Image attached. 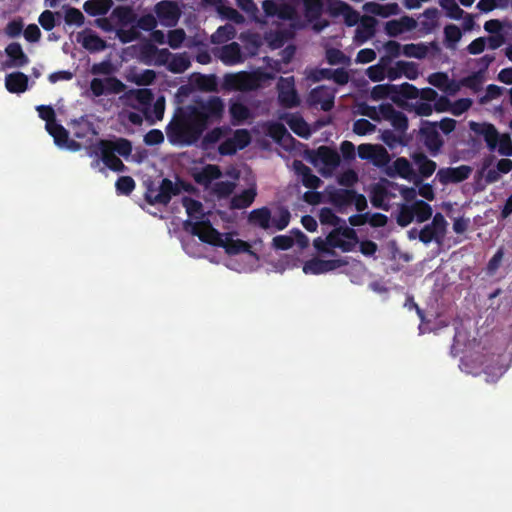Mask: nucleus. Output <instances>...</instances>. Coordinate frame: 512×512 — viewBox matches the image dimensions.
<instances>
[{
  "instance_id": "nucleus-61",
  "label": "nucleus",
  "mask_w": 512,
  "mask_h": 512,
  "mask_svg": "<svg viewBox=\"0 0 512 512\" xmlns=\"http://www.w3.org/2000/svg\"><path fill=\"white\" fill-rule=\"evenodd\" d=\"M232 139L238 150L246 148L251 142V136L246 129L236 130Z\"/></svg>"
},
{
  "instance_id": "nucleus-19",
  "label": "nucleus",
  "mask_w": 512,
  "mask_h": 512,
  "mask_svg": "<svg viewBox=\"0 0 512 512\" xmlns=\"http://www.w3.org/2000/svg\"><path fill=\"white\" fill-rule=\"evenodd\" d=\"M5 53L9 58L4 64L6 68L24 67L29 63L28 56L24 53L22 46L18 42L8 44L5 48Z\"/></svg>"
},
{
  "instance_id": "nucleus-51",
  "label": "nucleus",
  "mask_w": 512,
  "mask_h": 512,
  "mask_svg": "<svg viewBox=\"0 0 512 512\" xmlns=\"http://www.w3.org/2000/svg\"><path fill=\"white\" fill-rule=\"evenodd\" d=\"M414 220L411 204H401L396 217V222L401 227H407Z\"/></svg>"
},
{
  "instance_id": "nucleus-24",
  "label": "nucleus",
  "mask_w": 512,
  "mask_h": 512,
  "mask_svg": "<svg viewBox=\"0 0 512 512\" xmlns=\"http://www.w3.org/2000/svg\"><path fill=\"white\" fill-rule=\"evenodd\" d=\"M28 76L22 72H13L5 77V86L10 93H23L28 88Z\"/></svg>"
},
{
  "instance_id": "nucleus-53",
  "label": "nucleus",
  "mask_w": 512,
  "mask_h": 512,
  "mask_svg": "<svg viewBox=\"0 0 512 512\" xmlns=\"http://www.w3.org/2000/svg\"><path fill=\"white\" fill-rule=\"evenodd\" d=\"M387 195L388 192L384 187H375L371 195L372 205L376 208H381L387 211L388 205L384 203V200L386 199Z\"/></svg>"
},
{
  "instance_id": "nucleus-47",
  "label": "nucleus",
  "mask_w": 512,
  "mask_h": 512,
  "mask_svg": "<svg viewBox=\"0 0 512 512\" xmlns=\"http://www.w3.org/2000/svg\"><path fill=\"white\" fill-rule=\"evenodd\" d=\"M64 21L67 25H76L80 27L84 24L85 17L79 9L67 6L65 8Z\"/></svg>"
},
{
  "instance_id": "nucleus-21",
  "label": "nucleus",
  "mask_w": 512,
  "mask_h": 512,
  "mask_svg": "<svg viewBox=\"0 0 512 512\" xmlns=\"http://www.w3.org/2000/svg\"><path fill=\"white\" fill-rule=\"evenodd\" d=\"M220 243L221 245L218 247L224 248L225 252L229 255H237L240 253L255 255V253L251 250V246L248 242L241 239H233L232 235L229 233L222 235Z\"/></svg>"
},
{
  "instance_id": "nucleus-8",
  "label": "nucleus",
  "mask_w": 512,
  "mask_h": 512,
  "mask_svg": "<svg viewBox=\"0 0 512 512\" xmlns=\"http://www.w3.org/2000/svg\"><path fill=\"white\" fill-rule=\"evenodd\" d=\"M73 136L78 139L81 147L83 145L92 147V142L95 136L98 135V131L95 128L93 122H91L87 116H81L78 119H73L70 122Z\"/></svg>"
},
{
  "instance_id": "nucleus-63",
  "label": "nucleus",
  "mask_w": 512,
  "mask_h": 512,
  "mask_svg": "<svg viewBox=\"0 0 512 512\" xmlns=\"http://www.w3.org/2000/svg\"><path fill=\"white\" fill-rule=\"evenodd\" d=\"M235 189V183L231 181H219L214 185V192L220 198H226L230 196Z\"/></svg>"
},
{
  "instance_id": "nucleus-30",
  "label": "nucleus",
  "mask_w": 512,
  "mask_h": 512,
  "mask_svg": "<svg viewBox=\"0 0 512 512\" xmlns=\"http://www.w3.org/2000/svg\"><path fill=\"white\" fill-rule=\"evenodd\" d=\"M229 113L231 116V123L234 126L243 124L247 119L251 117L249 108L240 101H234L230 103Z\"/></svg>"
},
{
  "instance_id": "nucleus-48",
  "label": "nucleus",
  "mask_w": 512,
  "mask_h": 512,
  "mask_svg": "<svg viewBox=\"0 0 512 512\" xmlns=\"http://www.w3.org/2000/svg\"><path fill=\"white\" fill-rule=\"evenodd\" d=\"M444 37L447 47L453 48L460 41L462 32L457 25L448 24L444 27Z\"/></svg>"
},
{
  "instance_id": "nucleus-7",
  "label": "nucleus",
  "mask_w": 512,
  "mask_h": 512,
  "mask_svg": "<svg viewBox=\"0 0 512 512\" xmlns=\"http://www.w3.org/2000/svg\"><path fill=\"white\" fill-rule=\"evenodd\" d=\"M276 88L278 92V103L281 107L291 109L300 105L301 101L295 88L294 76L280 77Z\"/></svg>"
},
{
  "instance_id": "nucleus-25",
  "label": "nucleus",
  "mask_w": 512,
  "mask_h": 512,
  "mask_svg": "<svg viewBox=\"0 0 512 512\" xmlns=\"http://www.w3.org/2000/svg\"><path fill=\"white\" fill-rule=\"evenodd\" d=\"M387 174L390 177L398 175L406 180H412L416 176L411 163L405 157H398L387 171Z\"/></svg>"
},
{
  "instance_id": "nucleus-60",
  "label": "nucleus",
  "mask_w": 512,
  "mask_h": 512,
  "mask_svg": "<svg viewBox=\"0 0 512 512\" xmlns=\"http://www.w3.org/2000/svg\"><path fill=\"white\" fill-rule=\"evenodd\" d=\"M186 38L185 31L183 29H174L168 33V44L172 49H178L182 46Z\"/></svg>"
},
{
  "instance_id": "nucleus-2",
  "label": "nucleus",
  "mask_w": 512,
  "mask_h": 512,
  "mask_svg": "<svg viewBox=\"0 0 512 512\" xmlns=\"http://www.w3.org/2000/svg\"><path fill=\"white\" fill-rule=\"evenodd\" d=\"M469 128L481 136L490 152L497 151L504 157H512V139L509 133H500L494 124L489 122H469Z\"/></svg>"
},
{
  "instance_id": "nucleus-64",
  "label": "nucleus",
  "mask_w": 512,
  "mask_h": 512,
  "mask_svg": "<svg viewBox=\"0 0 512 512\" xmlns=\"http://www.w3.org/2000/svg\"><path fill=\"white\" fill-rule=\"evenodd\" d=\"M399 67L402 68V76L404 75L409 80H415L419 76L418 65L414 62L399 61Z\"/></svg>"
},
{
  "instance_id": "nucleus-41",
  "label": "nucleus",
  "mask_w": 512,
  "mask_h": 512,
  "mask_svg": "<svg viewBox=\"0 0 512 512\" xmlns=\"http://www.w3.org/2000/svg\"><path fill=\"white\" fill-rule=\"evenodd\" d=\"M402 53L406 57H413L417 59H424L428 54V47L424 43H410L405 44L402 48Z\"/></svg>"
},
{
  "instance_id": "nucleus-36",
  "label": "nucleus",
  "mask_w": 512,
  "mask_h": 512,
  "mask_svg": "<svg viewBox=\"0 0 512 512\" xmlns=\"http://www.w3.org/2000/svg\"><path fill=\"white\" fill-rule=\"evenodd\" d=\"M181 202L190 218H194L197 221H201L200 219L203 218L204 213L203 205L200 201L189 196H184Z\"/></svg>"
},
{
  "instance_id": "nucleus-9",
  "label": "nucleus",
  "mask_w": 512,
  "mask_h": 512,
  "mask_svg": "<svg viewBox=\"0 0 512 512\" xmlns=\"http://www.w3.org/2000/svg\"><path fill=\"white\" fill-rule=\"evenodd\" d=\"M420 139L432 156H436L444 141L437 130V122L423 121L419 130Z\"/></svg>"
},
{
  "instance_id": "nucleus-58",
  "label": "nucleus",
  "mask_w": 512,
  "mask_h": 512,
  "mask_svg": "<svg viewBox=\"0 0 512 512\" xmlns=\"http://www.w3.org/2000/svg\"><path fill=\"white\" fill-rule=\"evenodd\" d=\"M55 15H59V13L50 10H44L40 14L38 22L44 30L51 31L56 26Z\"/></svg>"
},
{
  "instance_id": "nucleus-46",
  "label": "nucleus",
  "mask_w": 512,
  "mask_h": 512,
  "mask_svg": "<svg viewBox=\"0 0 512 512\" xmlns=\"http://www.w3.org/2000/svg\"><path fill=\"white\" fill-rule=\"evenodd\" d=\"M395 96L397 97V102L400 98L416 99L419 97V89L416 86L405 82L401 85H396Z\"/></svg>"
},
{
  "instance_id": "nucleus-49",
  "label": "nucleus",
  "mask_w": 512,
  "mask_h": 512,
  "mask_svg": "<svg viewBox=\"0 0 512 512\" xmlns=\"http://www.w3.org/2000/svg\"><path fill=\"white\" fill-rule=\"evenodd\" d=\"M236 5L244 11L252 20L256 22H264L259 16V9L253 0H236Z\"/></svg>"
},
{
  "instance_id": "nucleus-6",
  "label": "nucleus",
  "mask_w": 512,
  "mask_h": 512,
  "mask_svg": "<svg viewBox=\"0 0 512 512\" xmlns=\"http://www.w3.org/2000/svg\"><path fill=\"white\" fill-rule=\"evenodd\" d=\"M330 248H339L343 252H350L358 242L356 231L346 225L334 228L327 235Z\"/></svg>"
},
{
  "instance_id": "nucleus-50",
  "label": "nucleus",
  "mask_w": 512,
  "mask_h": 512,
  "mask_svg": "<svg viewBox=\"0 0 512 512\" xmlns=\"http://www.w3.org/2000/svg\"><path fill=\"white\" fill-rule=\"evenodd\" d=\"M135 181L130 176H121L115 183L116 192L119 195H130L135 189Z\"/></svg>"
},
{
  "instance_id": "nucleus-31",
  "label": "nucleus",
  "mask_w": 512,
  "mask_h": 512,
  "mask_svg": "<svg viewBox=\"0 0 512 512\" xmlns=\"http://www.w3.org/2000/svg\"><path fill=\"white\" fill-rule=\"evenodd\" d=\"M412 158L422 178H429L433 175L437 168L435 161L430 160L424 153H414Z\"/></svg>"
},
{
  "instance_id": "nucleus-28",
  "label": "nucleus",
  "mask_w": 512,
  "mask_h": 512,
  "mask_svg": "<svg viewBox=\"0 0 512 512\" xmlns=\"http://www.w3.org/2000/svg\"><path fill=\"white\" fill-rule=\"evenodd\" d=\"M221 175L222 172L219 166L208 164L195 173L193 178L197 184L208 186L213 180L220 178Z\"/></svg>"
},
{
  "instance_id": "nucleus-42",
  "label": "nucleus",
  "mask_w": 512,
  "mask_h": 512,
  "mask_svg": "<svg viewBox=\"0 0 512 512\" xmlns=\"http://www.w3.org/2000/svg\"><path fill=\"white\" fill-rule=\"evenodd\" d=\"M439 4L450 19L460 20L465 14L464 10L459 7L455 0H439Z\"/></svg>"
},
{
  "instance_id": "nucleus-17",
  "label": "nucleus",
  "mask_w": 512,
  "mask_h": 512,
  "mask_svg": "<svg viewBox=\"0 0 512 512\" xmlns=\"http://www.w3.org/2000/svg\"><path fill=\"white\" fill-rule=\"evenodd\" d=\"M329 11L333 16H343L345 24L349 27L355 26L360 21V14L341 0H333Z\"/></svg>"
},
{
  "instance_id": "nucleus-13",
  "label": "nucleus",
  "mask_w": 512,
  "mask_h": 512,
  "mask_svg": "<svg viewBox=\"0 0 512 512\" xmlns=\"http://www.w3.org/2000/svg\"><path fill=\"white\" fill-rule=\"evenodd\" d=\"M181 186L178 183H173L168 178H163L159 184V192L155 195L154 199L160 205H168L173 196H177L181 193V189H185L186 191L190 190V185L185 184L182 181H179Z\"/></svg>"
},
{
  "instance_id": "nucleus-33",
  "label": "nucleus",
  "mask_w": 512,
  "mask_h": 512,
  "mask_svg": "<svg viewBox=\"0 0 512 512\" xmlns=\"http://www.w3.org/2000/svg\"><path fill=\"white\" fill-rule=\"evenodd\" d=\"M257 193L254 188L243 190L240 194H236L230 201L231 209H244L249 207L255 200Z\"/></svg>"
},
{
  "instance_id": "nucleus-37",
  "label": "nucleus",
  "mask_w": 512,
  "mask_h": 512,
  "mask_svg": "<svg viewBox=\"0 0 512 512\" xmlns=\"http://www.w3.org/2000/svg\"><path fill=\"white\" fill-rule=\"evenodd\" d=\"M411 206L414 219H416L417 222L422 223L431 218L433 213L432 207L424 200H415Z\"/></svg>"
},
{
  "instance_id": "nucleus-32",
  "label": "nucleus",
  "mask_w": 512,
  "mask_h": 512,
  "mask_svg": "<svg viewBox=\"0 0 512 512\" xmlns=\"http://www.w3.org/2000/svg\"><path fill=\"white\" fill-rule=\"evenodd\" d=\"M112 6V0H87L83 4V9L90 16H100L107 14Z\"/></svg>"
},
{
  "instance_id": "nucleus-44",
  "label": "nucleus",
  "mask_w": 512,
  "mask_h": 512,
  "mask_svg": "<svg viewBox=\"0 0 512 512\" xmlns=\"http://www.w3.org/2000/svg\"><path fill=\"white\" fill-rule=\"evenodd\" d=\"M319 221L323 225H331L335 228L342 225H346L345 221L338 217L331 208L324 207L319 212Z\"/></svg>"
},
{
  "instance_id": "nucleus-35",
  "label": "nucleus",
  "mask_w": 512,
  "mask_h": 512,
  "mask_svg": "<svg viewBox=\"0 0 512 512\" xmlns=\"http://www.w3.org/2000/svg\"><path fill=\"white\" fill-rule=\"evenodd\" d=\"M395 92L396 85L394 84H378L372 88L370 92V97L372 100L375 101L390 98L393 102H397Z\"/></svg>"
},
{
  "instance_id": "nucleus-22",
  "label": "nucleus",
  "mask_w": 512,
  "mask_h": 512,
  "mask_svg": "<svg viewBox=\"0 0 512 512\" xmlns=\"http://www.w3.org/2000/svg\"><path fill=\"white\" fill-rule=\"evenodd\" d=\"M293 168L295 173L301 176L302 184L305 187L315 190L322 184V180L313 174L310 167L305 165L301 160H294Z\"/></svg>"
},
{
  "instance_id": "nucleus-27",
  "label": "nucleus",
  "mask_w": 512,
  "mask_h": 512,
  "mask_svg": "<svg viewBox=\"0 0 512 512\" xmlns=\"http://www.w3.org/2000/svg\"><path fill=\"white\" fill-rule=\"evenodd\" d=\"M230 132L228 126L215 127L208 131L203 137H201L200 148L204 151L210 150L214 145L219 142Z\"/></svg>"
},
{
  "instance_id": "nucleus-62",
  "label": "nucleus",
  "mask_w": 512,
  "mask_h": 512,
  "mask_svg": "<svg viewBox=\"0 0 512 512\" xmlns=\"http://www.w3.org/2000/svg\"><path fill=\"white\" fill-rule=\"evenodd\" d=\"M393 128L400 132L401 134L405 133V131L408 129V118L407 116L401 112L398 111L394 114V116L390 120Z\"/></svg>"
},
{
  "instance_id": "nucleus-40",
  "label": "nucleus",
  "mask_w": 512,
  "mask_h": 512,
  "mask_svg": "<svg viewBox=\"0 0 512 512\" xmlns=\"http://www.w3.org/2000/svg\"><path fill=\"white\" fill-rule=\"evenodd\" d=\"M195 84L200 90L206 91V92H215L218 89L217 78L213 74H210V75L198 74L195 77Z\"/></svg>"
},
{
  "instance_id": "nucleus-11",
  "label": "nucleus",
  "mask_w": 512,
  "mask_h": 512,
  "mask_svg": "<svg viewBox=\"0 0 512 512\" xmlns=\"http://www.w3.org/2000/svg\"><path fill=\"white\" fill-rule=\"evenodd\" d=\"M155 14L164 26H175L181 16V11L176 2L163 0L155 5Z\"/></svg>"
},
{
  "instance_id": "nucleus-16",
  "label": "nucleus",
  "mask_w": 512,
  "mask_h": 512,
  "mask_svg": "<svg viewBox=\"0 0 512 512\" xmlns=\"http://www.w3.org/2000/svg\"><path fill=\"white\" fill-rule=\"evenodd\" d=\"M76 40L90 53L100 52L107 48L106 41L88 28L79 32L76 36Z\"/></svg>"
},
{
  "instance_id": "nucleus-52",
  "label": "nucleus",
  "mask_w": 512,
  "mask_h": 512,
  "mask_svg": "<svg viewBox=\"0 0 512 512\" xmlns=\"http://www.w3.org/2000/svg\"><path fill=\"white\" fill-rule=\"evenodd\" d=\"M326 61L330 65L346 64L349 58L339 49L329 48L325 54Z\"/></svg>"
},
{
  "instance_id": "nucleus-38",
  "label": "nucleus",
  "mask_w": 512,
  "mask_h": 512,
  "mask_svg": "<svg viewBox=\"0 0 512 512\" xmlns=\"http://www.w3.org/2000/svg\"><path fill=\"white\" fill-rule=\"evenodd\" d=\"M364 9L374 15L388 17L397 13L398 5L396 3L382 5L375 2H369L364 5Z\"/></svg>"
},
{
  "instance_id": "nucleus-23",
  "label": "nucleus",
  "mask_w": 512,
  "mask_h": 512,
  "mask_svg": "<svg viewBox=\"0 0 512 512\" xmlns=\"http://www.w3.org/2000/svg\"><path fill=\"white\" fill-rule=\"evenodd\" d=\"M218 58L225 65H235L244 60L240 45L237 42H231L222 46L219 49Z\"/></svg>"
},
{
  "instance_id": "nucleus-12",
  "label": "nucleus",
  "mask_w": 512,
  "mask_h": 512,
  "mask_svg": "<svg viewBox=\"0 0 512 512\" xmlns=\"http://www.w3.org/2000/svg\"><path fill=\"white\" fill-rule=\"evenodd\" d=\"M472 171V167L468 165L440 168L436 173V179L442 185H448L451 183L456 184L467 180L470 177Z\"/></svg>"
},
{
  "instance_id": "nucleus-15",
  "label": "nucleus",
  "mask_w": 512,
  "mask_h": 512,
  "mask_svg": "<svg viewBox=\"0 0 512 512\" xmlns=\"http://www.w3.org/2000/svg\"><path fill=\"white\" fill-rule=\"evenodd\" d=\"M96 147L97 150L89 151L88 154L90 156L100 154L102 162L114 172H124L127 169L121 159L115 155L113 150H111L109 147H104L103 143H101V140L97 142Z\"/></svg>"
},
{
  "instance_id": "nucleus-18",
  "label": "nucleus",
  "mask_w": 512,
  "mask_h": 512,
  "mask_svg": "<svg viewBox=\"0 0 512 512\" xmlns=\"http://www.w3.org/2000/svg\"><path fill=\"white\" fill-rule=\"evenodd\" d=\"M299 137L307 139L311 135L308 123L298 113H283L279 117Z\"/></svg>"
},
{
  "instance_id": "nucleus-3",
  "label": "nucleus",
  "mask_w": 512,
  "mask_h": 512,
  "mask_svg": "<svg viewBox=\"0 0 512 512\" xmlns=\"http://www.w3.org/2000/svg\"><path fill=\"white\" fill-rule=\"evenodd\" d=\"M205 131L210 125L219 123L225 112L224 101L219 96H210L207 100H196L186 106Z\"/></svg>"
},
{
  "instance_id": "nucleus-34",
  "label": "nucleus",
  "mask_w": 512,
  "mask_h": 512,
  "mask_svg": "<svg viewBox=\"0 0 512 512\" xmlns=\"http://www.w3.org/2000/svg\"><path fill=\"white\" fill-rule=\"evenodd\" d=\"M101 143L122 157H128L132 152V144L126 138H118L115 141L101 139Z\"/></svg>"
},
{
  "instance_id": "nucleus-55",
  "label": "nucleus",
  "mask_w": 512,
  "mask_h": 512,
  "mask_svg": "<svg viewBox=\"0 0 512 512\" xmlns=\"http://www.w3.org/2000/svg\"><path fill=\"white\" fill-rule=\"evenodd\" d=\"M257 78L248 73H239L238 91H250L257 88Z\"/></svg>"
},
{
  "instance_id": "nucleus-1",
  "label": "nucleus",
  "mask_w": 512,
  "mask_h": 512,
  "mask_svg": "<svg viewBox=\"0 0 512 512\" xmlns=\"http://www.w3.org/2000/svg\"><path fill=\"white\" fill-rule=\"evenodd\" d=\"M203 133V128L187 107L179 108L166 126L167 139L173 146H193L201 139Z\"/></svg>"
},
{
  "instance_id": "nucleus-14",
  "label": "nucleus",
  "mask_w": 512,
  "mask_h": 512,
  "mask_svg": "<svg viewBox=\"0 0 512 512\" xmlns=\"http://www.w3.org/2000/svg\"><path fill=\"white\" fill-rule=\"evenodd\" d=\"M47 132L53 137L55 144L60 148H65L72 152L81 150V144L74 139L69 138V132L57 121L46 128Z\"/></svg>"
},
{
  "instance_id": "nucleus-43",
  "label": "nucleus",
  "mask_w": 512,
  "mask_h": 512,
  "mask_svg": "<svg viewBox=\"0 0 512 512\" xmlns=\"http://www.w3.org/2000/svg\"><path fill=\"white\" fill-rule=\"evenodd\" d=\"M429 225L437 236V243H441L447 230V221L445 220L443 214L440 212L436 213Z\"/></svg>"
},
{
  "instance_id": "nucleus-29",
  "label": "nucleus",
  "mask_w": 512,
  "mask_h": 512,
  "mask_svg": "<svg viewBox=\"0 0 512 512\" xmlns=\"http://www.w3.org/2000/svg\"><path fill=\"white\" fill-rule=\"evenodd\" d=\"M271 211L267 207H261L252 210L248 216V222L253 226H258L267 230L271 226Z\"/></svg>"
},
{
  "instance_id": "nucleus-5",
  "label": "nucleus",
  "mask_w": 512,
  "mask_h": 512,
  "mask_svg": "<svg viewBox=\"0 0 512 512\" xmlns=\"http://www.w3.org/2000/svg\"><path fill=\"white\" fill-rule=\"evenodd\" d=\"M298 0H264L262 9L267 18L277 17L280 20H292L296 16Z\"/></svg>"
},
{
  "instance_id": "nucleus-20",
  "label": "nucleus",
  "mask_w": 512,
  "mask_h": 512,
  "mask_svg": "<svg viewBox=\"0 0 512 512\" xmlns=\"http://www.w3.org/2000/svg\"><path fill=\"white\" fill-rule=\"evenodd\" d=\"M355 197V190L334 188L328 191V198L330 203L337 208L340 213L344 212V209L353 203Z\"/></svg>"
},
{
  "instance_id": "nucleus-54",
  "label": "nucleus",
  "mask_w": 512,
  "mask_h": 512,
  "mask_svg": "<svg viewBox=\"0 0 512 512\" xmlns=\"http://www.w3.org/2000/svg\"><path fill=\"white\" fill-rule=\"evenodd\" d=\"M483 78L481 71L474 72L471 75H468L467 77H464L460 80V85L470 88L474 91H478L481 87Z\"/></svg>"
},
{
  "instance_id": "nucleus-4",
  "label": "nucleus",
  "mask_w": 512,
  "mask_h": 512,
  "mask_svg": "<svg viewBox=\"0 0 512 512\" xmlns=\"http://www.w3.org/2000/svg\"><path fill=\"white\" fill-rule=\"evenodd\" d=\"M184 228L192 235L197 236L204 243L217 247L221 245L220 241L223 234L216 230L209 220L195 222L186 220L184 222Z\"/></svg>"
},
{
  "instance_id": "nucleus-26",
  "label": "nucleus",
  "mask_w": 512,
  "mask_h": 512,
  "mask_svg": "<svg viewBox=\"0 0 512 512\" xmlns=\"http://www.w3.org/2000/svg\"><path fill=\"white\" fill-rule=\"evenodd\" d=\"M316 159L319 160L329 170H334L340 165V155L328 146H320L316 151Z\"/></svg>"
},
{
  "instance_id": "nucleus-56",
  "label": "nucleus",
  "mask_w": 512,
  "mask_h": 512,
  "mask_svg": "<svg viewBox=\"0 0 512 512\" xmlns=\"http://www.w3.org/2000/svg\"><path fill=\"white\" fill-rule=\"evenodd\" d=\"M376 126L372 124L369 120L361 118L357 119L353 123V132L359 136H363L369 133L374 132Z\"/></svg>"
},
{
  "instance_id": "nucleus-59",
  "label": "nucleus",
  "mask_w": 512,
  "mask_h": 512,
  "mask_svg": "<svg viewBox=\"0 0 512 512\" xmlns=\"http://www.w3.org/2000/svg\"><path fill=\"white\" fill-rule=\"evenodd\" d=\"M107 94H119L126 89V85L116 77L104 79Z\"/></svg>"
},
{
  "instance_id": "nucleus-57",
  "label": "nucleus",
  "mask_w": 512,
  "mask_h": 512,
  "mask_svg": "<svg viewBox=\"0 0 512 512\" xmlns=\"http://www.w3.org/2000/svg\"><path fill=\"white\" fill-rule=\"evenodd\" d=\"M291 214L285 207L279 209V215L271 220L272 225L279 231L284 230L290 222Z\"/></svg>"
},
{
  "instance_id": "nucleus-10",
  "label": "nucleus",
  "mask_w": 512,
  "mask_h": 512,
  "mask_svg": "<svg viewBox=\"0 0 512 512\" xmlns=\"http://www.w3.org/2000/svg\"><path fill=\"white\" fill-rule=\"evenodd\" d=\"M335 94L336 89L326 85H320L309 92L307 102L310 106L320 105L323 111L328 112L334 107Z\"/></svg>"
},
{
  "instance_id": "nucleus-45",
  "label": "nucleus",
  "mask_w": 512,
  "mask_h": 512,
  "mask_svg": "<svg viewBox=\"0 0 512 512\" xmlns=\"http://www.w3.org/2000/svg\"><path fill=\"white\" fill-rule=\"evenodd\" d=\"M112 16L117 18L122 25H127L135 21V14L129 6H117L112 11Z\"/></svg>"
},
{
  "instance_id": "nucleus-39",
  "label": "nucleus",
  "mask_w": 512,
  "mask_h": 512,
  "mask_svg": "<svg viewBox=\"0 0 512 512\" xmlns=\"http://www.w3.org/2000/svg\"><path fill=\"white\" fill-rule=\"evenodd\" d=\"M190 60L185 54H177L171 56L168 63V70L172 73H183L190 67Z\"/></svg>"
}]
</instances>
